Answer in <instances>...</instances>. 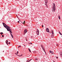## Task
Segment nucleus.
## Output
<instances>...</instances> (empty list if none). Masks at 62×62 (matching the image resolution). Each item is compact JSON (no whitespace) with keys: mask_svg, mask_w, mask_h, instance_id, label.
<instances>
[{"mask_svg":"<svg viewBox=\"0 0 62 62\" xmlns=\"http://www.w3.org/2000/svg\"><path fill=\"white\" fill-rule=\"evenodd\" d=\"M3 24L5 27L7 29L8 31H9L10 32H11V30L10 29V28H9V26H8V25H6V24H5V23H3Z\"/></svg>","mask_w":62,"mask_h":62,"instance_id":"f257e3e1","label":"nucleus"},{"mask_svg":"<svg viewBox=\"0 0 62 62\" xmlns=\"http://www.w3.org/2000/svg\"><path fill=\"white\" fill-rule=\"evenodd\" d=\"M52 11H55V6L54 3H53V7L52 9Z\"/></svg>","mask_w":62,"mask_h":62,"instance_id":"f03ea898","label":"nucleus"},{"mask_svg":"<svg viewBox=\"0 0 62 62\" xmlns=\"http://www.w3.org/2000/svg\"><path fill=\"white\" fill-rule=\"evenodd\" d=\"M45 5H46V7L47 8H48V6H47V3L48 2V0H45Z\"/></svg>","mask_w":62,"mask_h":62,"instance_id":"7ed1b4c3","label":"nucleus"},{"mask_svg":"<svg viewBox=\"0 0 62 62\" xmlns=\"http://www.w3.org/2000/svg\"><path fill=\"white\" fill-rule=\"evenodd\" d=\"M41 48H42L43 50L44 51V52H45V53L46 54V52H45V49H44V48L43 46L42 45H41Z\"/></svg>","mask_w":62,"mask_h":62,"instance_id":"20e7f679","label":"nucleus"},{"mask_svg":"<svg viewBox=\"0 0 62 62\" xmlns=\"http://www.w3.org/2000/svg\"><path fill=\"white\" fill-rule=\"evenodd\" d=\"M36 33L37 35H39V31L38 29H37L36 31Z\"/></svg>","mask_w":62,"mask_h":62,"instance_id":"39448f33","label":"nucleus"},{"mask_svg":"<svg viewBox=\"0 0 62 62\" xmlns=\"http://www.w3.org/2000/svg\"><path fill=\"white\" fill-rule=\"evenodd\" d=\"M46 31L47 32H49V29H48V28H47L46 29Z\"/></svg>","mask_w":62,"mask_h":62,"instance_id":"423d86ee","label":"nucleus"},{"mask_svg":"<svg viewBox=\"0 0 62 62\" xmlns=\"http://www.w3.org/2000/svg\"><path fill=\"white\" fill-rule=\"evenodd\" d=\"M27 32V29L25 30L24 31V33H26Z\"/></svg>","mask_w":62,"mask_h":62,"instance_id":"0eeeda50","label":"nucleus"},{"mask_svg":"<svg viewBox=\"0 0 62 62\" xmlns=\"http://www.w3.org/2000/svg\"><path fill=\"white\" fill-rule=\"evenodd\" d=\"M51 33H52V35H54V31L53 30L51 31Z\"/></svg>","mask_w":62,"mask_h":62,"instance_id":"6e6552de","label":"nucleus"},{"mask_svg":"<svg viewBox=\"0 0 62 62\" xmlns=\"http://www.w3.org/2000/svg\"><path fill=\"white\" fill-rule=\"evenodd\" d=\"M51 38H53L54 37V34H52L51 36Z\"/></svg>","mask_w":62,"mask_h":62,"instance_id":"1a4fd4ad","label":"nucleus"},{"mask_svg":"<svg viewBox=\"0 0 62 62\" xmlns=\"http://www.w3.org/2000/svg\"><path fill=\"white\" fill-rule=\"evenodd\" d=\"M11 36H12V38H13V35H12V34H11Z\"/></svg>","mask_w":62,"mask_h":62,"instance_id":"9d476101","label":"nucleus"},{"mask_svg":"<svg viewBox=\"0 0 62 62\" xmlns=\"http://www.w3.org/2000/svg\"><path fill=\"white\" fill-rule=\"evenodd\" d=\"M59 34H60V35H62V34H61V33L59 31Z\"/></svg>","mask_w":62,"mask_h":62,"instance_id":"9b49d317","label":"nucleus"},{"mask_svg":"<svg viewBox=\"0 0 62 62\" xmlns=\"http://www.w3.org/2000/svg\"><path fill=\"white\" fill-rule=\"evenodd\" d=\"M28 50L30 52H31V51L30 50V49L29 48H28Z\"/></svg>","mask_w":62,"mask_h":62,"instance_id":"f8f14e48","label":"nucleus"},{"mask_svg":"<svg viewBox=\"0 0 62 62\" xmlns=\"http://www.w3.org/2000/svg\"><path fill=\"white\" fill-rule=\"evenodd\" d=\"M35 59L36 60H38V59H37V58H35Z\"/></svg>","mask_w":62,"mask_h":62,"instance_id":"ddd939ff","label":"nucleus"},{"mask_svg":"<svg viewBox=\"0 0 62 62\" xmlns=\"http://www.w3.org/2000/svg\"><path fill=\"white\" fill-rule=\"evenodd\" d=\"M58 18L59 19H60V16H58Z\"/></svg>","mask_w":62,"mask_h":62,"instance_id":"4468645a","label":"nucleus"},{"mask_svg":"<svg viewBox=\"0 0 62 62\" xmlns=\"http://www.w3.org/2000/svg\"><path fill=\"white\" fill-rule=\"evenodd\" d=\"M22 23V22H21ZM23 23V24H25V22L24 23V22H23V23Z\"/></svg>","mask_w":62,"mask_h":62,"instance_id":"2eb2a0df","label":"nucleus"},{"mask_svg":"<svg viewBox=\"0 0 62 62\" xmlns=\"http://www.w3.org/2000/svg\"><path fill=\"white\" fill-rule=\"evenodd\" d=\"M52 51H51V50H50V51H49V52H50V53H52Z\"/></svg>","mask_w":62,"mask_h":62,"instance_id":"dca6fc26","label":"nucleus"},{"mask_svg":"<svg viewBox=\"0 0 62 62\" xmlns=\"http://www.w3.org/2000/svg\"><path fill=\"white\" fill-rule=\"evenodd\" d=\"M0 34H3V32H1L0 33Z\"/></svg>","mask_w":62,"mask_h":62,"instance_id":"f3484780","label":"nucleus"},{"mask_svg":"<svg viewBox=\"0 0 62 62\" xmlns=\"http://www.w3.org/2000/svg\"><path fill=\"white\" fill-rule=\"evenodd\" d=\"M32 59H31L29 61V62H30V61H31V60H32Z\"/></svg>","mask_w":62,"mask_h":62,"instance_id":"a211bd4d","label":"nucleus"},{"mask_svg":"<svg viewBox=\"0 0 62 62\" xmlns=\"http://www.w3.org/2000/svg\"><path fill=\"white\" fill-rule=\"evenodd\" d=\"M56 46H58V44H56Z\"/></svg>","mask_w":62,"mask_h":62,"instance_id":"6ab92c4d","label":"nucleus"},{"mask_svg":"<svg viewBox=\"0 0 62 62\" xmlns=\"http://www.w3.org/2000/svg\"><path fill=\"white\" fill-rule=\"evenodd\" d=\"M21 47V46H18V47L19 48V47Z\"/></svg>","mask_w":62,"mask_h":62,"instance_id":"aec40b11","label":"nucleus"},{"mask_svg":"<svg viewBox=\"0 0 62 62\" xmlns=\"http://www.w3.org/2000/svg\"><path fill=\"white\" fill-rule=\"evenodd\" d=\"M19 52L18 51H17V54H18V53Z\"/></svg>","mask_w":62,"mask_h":62,"instance_id":"412c9836","label":"nucleus"},{"mask_svg":"<svg viewBox=\"0 0 62 62\" xmlns=\"http://www.w3.org/2000/svg\"><path fill=\"white\" fill-rule=\"evenodd\" d=\"M26 41H27V39L26 38Z\"/></svg>","mask_w":62,"mask_h":62,"instance_id":"4be33fe9","label":"nucleus"},{"mask_svg":"<svg viewBox=\"0 0 62 62\" xmlns=\"http://www.w3.org/2000/svg\"><path fill=\"white\" fill-rule=\"evenodd\" d=\"M56 58H58V57H56Z\"/></svg>","mask_w":62,"mask_h":62,"instance_id":"5701e85b","label":"nucleus"},{"mask_svg":"<svg viewBox=\"0 0 62 62\" xmlns=\"http://www.w3.org/2000/svg\"><path fill=\"white\" fill-rule=\"evenodd\" d=\"M2 37H4V35H2Z\"/></svg>","mask_w":62,"mask_h":62,"instance_id":"b1692460","label":"nucleus"},{"mask_svg":"<svg viewBox=\"0 0 62 62\" xmlns=\"http://www.w3.org/2000/svg\"><path fill=\"white\" fill-rule=\"evenodd\" d=\"M8 42V41H7V42H6V43H7Z\"/></svg>","mask_w":62,"mask_h":62,"instance_id":"393cba45","label":"nucleus"},{"mask_svg":"<svg viewBox=\"0 0 62 62\" xmlns=\"http://www.w3.org/2000/svg\"><path fill=\"white\" fill-rule=\"evenodd\" d=\"M15 54H16V55H18V54H16V53H15Z\"/></svg>","mask_w":62,"mask_h":62,"instance_id":"a878e982","label":"nucleus"},{"mask_svg":"<svg viewBox=\"0 0 62 62\" xmlns=\"http://www.w3.org/2000/svg\"><path fill=\"white\" fill-rule=\"evenodd\" d=\"M51 53H53L54 54V53L53 52H51Z\"/></svg>","mask_w":62,"mask_h":62,"instance_id":"bb28decb","label":"nucleus"},{"mask_svg":"<svg viewBox=\"0 0 62 62\" xmlns=\"http://www.w3.org/2000/svg\"><path fill=\"white\" fill-rule=\"evenodd\" d=\"M30 44H32V43H30Z\"/></svg>","mask_w":62,"mask_h":62,"instance_id":"cd10ccee","label":"nucleus"},{"mask_svg":"<svg viewBox=\"0 0 62 62\" xmlns=\"http://www.w3.org/2000/svg\"><path fill=\"white\" fill-rule=\"evenodd\" d=\"M18 56H21V55H18Z\"/></svg>","mask_w":62,"mask_h":62,"instance_id":"c85d7f7f","label":"nucleus"},{"mask_svg":"<svg viewBox=\"0 0 62 62\" xmlns=\"http://www.w3.org/2000/svg\"><path fill=\"white\" fill-rule=\"evenodd\" d=\"M18 23H20V22L19 21H18Z\"/></svg>","mask_w":62,"mask_h":62,"instance_id":"c756f323","label":"nucleus"},{"mask_svg":"<svg viewBox=\"0 0 62 62\" xmlns=\"http://www.w3.org/2000/svg\"><path fill=\"white\" fill-rule=\"evenodd\" d=\"M10 44V42H9V43H8V44Z\"/></svg>","mask_w":62,"mask_h":62,"instance_id":"7c9ffc66","label":"nucleus"},{"mask_svg":"<svg viewBox=\"0 0 62 62\" xmlns=\"http://www.w3.org/2000/svg\"><path fill=\"white\" fill-rule=\"evenodd\" d=\"M42 27H43V25H42Z\"/></svg>","mask_w":62,"mask_h":62,"instance_id":"2f4dec72","label":"nucleus"},{"mask_svg":"<svg viewBox=\"0 0 62 62\" xmlns=\"http://www.w3.org/2000/svg\"><path fill=\"white\" fill-rule=\"evenodd\" d=\"M10 34H11V33H12V32H11V31L10 32Z\"/></svg>","mask_w":62,"mask_h":62,"instance_id":"473e14b6","label":"nucleus"},{"mask_svg":"<svg viewBox=\"0 0 62 62\" xmlns=\"http://www.w3.org/2000/svg\"><path fill=\"white\" fill-rule=\"evenodd\" d=\"M21 55V56H23V54H21V55Z\"/></svg>","mask_w":62,"mask_h":62,"instance_id":"72a5a7b5","label":"nucleus"},{"mask_svg":"<svg viewBox=\"0 0 62 62\" xmlns=\"http://www.w3.org/2000/svg\"><path fill=\"white\" fill-rule=\"evenodd\" d=\"M54 53H51V54H54Z\"/></svg>","mask_w":62,"mask_h":62,"instance_id":"f704fd0d","label":"nucleus"},{"mask_svg":"<svg viewBox=\"0 0 62 62\" xmlns=\"http://www.w3.org/2000/svg\"><path fill=\"white\" fill-rule=\"evenodd\" d=\"M7 45H8V43H7Z\"/></svg>","mask_w":62,"mask_h":62,"instance_id":"c9c22d12","label":"nucleus"},{"mask_svg":"<svg viewBox=\"0 0 62 62\" xmlns=\"http://www.w3.org/2000/svg\"><path fill=\"white\" fill-rule=\"evenodd\" d=\"M24 23H25V21H24Z\"/></svg>","mask_w":62,"mask_h":62,"instance_id":"e433bc0d","label":"nucleus"},{"mask_svg":"<svg viewBox=\"0 0 62 62\" xmlns=\"http://www.w3.org/2000/svg\"><path fill=\"white\" fill-rule=\"evenodd\" d=\"M27 62H29V61H27Z\"/></svg>","mask_w":62,"mask_h":62,"instance_id":"4c0bfd02","label":"nucleus"},{"mask_svg":"<svg viewBox=\"0 0 62 62\" xmlns=\"http://www.w3.org/2000/svg\"><path fill=\"white\" fill-rule=\"evenodd\" d=\"M32 36H31V38H32Z\"/></svg>","mask_w":62,"mask_h":62,"instance_id":"58836bf2","label":"nucleus"},{"mask_svg":"<svg viewBox=\"0 0 62 62\" xmlns=\"http://www.w3.org/2000/svg\"><path fill=\"white\" fill-rule=\"evenodd\" d=\"M24 46H25V45H24Z\"/></svg>","mask_w":62,"mask_h":62,"instance_id":"ea45409f","label":"nucleus"},{"mask_svg":"<svg viewBox=\"0 0 62 62\" xmlns=\"http://www.w3.org/2000/svg\"><path fill=\"white\" fill-rule=\"evenodd\" d=\"M6 41H8V40H6Z\"/></svg>","mask_w":62,"mask_h":62,"instance_id":"a19ab883","label":"nucleus"},{"mask_svg":"<svg viewBox=\"0 0 62 62\" xmlns=\"http://www.w3.org/2000/svg\"><path fill=\"white\" fill-rule=\"evenodd\" d=\"M16 16H17V15H16Z\"/></svg>","mask_w":62,"mask_h":62,"instance_id":"79ce46f5","label":"nucleus"},{"mask_svg":"<svg viewBox=\"0 0 62 62\" xmlns=\"http://www.w3.org/2000/svg\"><path fill=\"white\" fill-rule=\"evenodd\" d=\"M1 35H2V34H1Z\"/></svg>","mask_w":62,"mask_h":62,"instance_id":"37998d69","label":"nucleus"},{"mask_svg":"<svg viewBox=\"0 0 62 62\" xmlns=\"http://www.w3.org/2000/svg\"><path fill=\"white\" fill-rule=\"evenodd\" d=\"M29 44H30V43H29Z\"/></svg>","mask_w":62,"mask_h":62,"instance_id":"c03bdc74","label":"nucleus"},{"mask_svg":"<svg viewBox=\"0 0 62 62\" xmlns=\"http://www.w3.org/2000/svg\"><path fill=\"white\" fill-rule=\"evenodd\" d=\"M34 0V1H35L36 0Z\"/></svg>","mask_w":62,"mask_h":62,"instance_id":"a18cd8bd","label":"nucleus"},{"mask_svg":"<svg viewBox=\"0 0 62 62\" xmlns=\"http://www.w3.org/2000/svg\"><path fill=\"white\" fill-rule=\"evenodd\" d=\"M54 62H55L54 61Z\"/></svg>","mask_w":62,"mask_h":62,"instance_id":"49530a36","label":"nucleus"},{"mask_svg":"<svg viewBox=\"0 0 62 62\" xmlns=\"http://www.w3.org/2000/svg\"><path fill=\"white\" fill-rule=\"evenodd\" d=\"M18 19H19V18H18Z\"/></svg>","mask_w":62,"mask_h":62,"instance_id":"de8ad7c7","label":"nucleus"}]
</instances>
